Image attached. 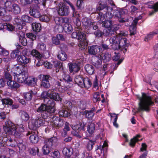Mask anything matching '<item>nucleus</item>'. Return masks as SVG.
Segmentation results:
<instances>
[{
  "instance_id": "1",
  "label": "nucleus",
  "mask_w": 158,
  "mask_h": 158,
  "mask_svg": "<svg viewBox=\"0 0 158 158\" xmlns=\"http://www.w3.org/2000/svg\"><path fill=\"white\" fill-rule=\"evenodd\" d=\"M110 43L112 49L114 50H120L125 53L127 52L128 43L127 39L121 38L120 36L115 35L110 38Z\"/></svg>"
},
{
  "instance_id": "2",
  "label": "nucleus",
  "mask_w": 158,
  "mask_h": 158,
  "mask_svg": "<svg viewBox=\"0 0 158 158\" xmlns=\"http://www.w3.org/2000/svg\"><path fill=\"white\" fill-rule=\"evenodd\" d=\"M46 104H42L37 109L38 112L41 113V116L44 118H47L50 116V114L55 111V102L52 100L48 101Z\"/></svg>"
},
{
  "instance_id": "3",
  "label": "nucleus",
  "mask_w": 158,
  "mask_h": 158,
  "mask_svg": "<svg viewBox=\"0 0 158 158\" xmlns=\"http://www.w3.org/2000/svg\"><path fill=\"white\" fill-rule=\"evenodd\" d=\"M139 101L136 112L142 111L148 112L150 110V106L154 105V102L152 101L151 97L144 93H143L142 97L139 98Z\"/></svg>"
},
{
  "instance_id": "4",
  "label": "nucleus",
  "mask_w": 158,
  "mask_h": 158,
  "mask_svg": "<svg viewBox=\"0 0 158 158\" xmlns=\"http://www.w3.org/2000/svg\"><path fill=\"white\" fill-rule=\"evenodd\" d=\"M6 125L8 134L13 135L16 137L23 136L25 131V127L23 124H21L16 128V126L13 123L10 121L8 120L6 122Z\"/></svg>"
},
{
  "instance_id": "5",
  "label": "nucleus",
  "mask_w": 158,
  "mask_h": 158,
  "mask_svg": "<svg viewBox=\"0 0 158 158\" xmlns=\"http://www.w3.org/2000/svg\"><path fill=\"white\" fill-rule=\"evenodd\" d=\"M114 15L118 18V21L119 23H123L126 26H128L130 25L131 22L129 21V17L126 18L124 17L125 15L128 16V13H127L123 10H115L113 13Z\"/></svg>"
},
{
  "instance_id": "6",
  "label": "nucleus",
  "mask_w": 158,
  "mask_h": 158,
  "mask_svg": "<svg viewBox=\"0 0 158 158\" xmlns=\"http://www.w3.org/2000/svg\"><path fill=\"white\" fill-rule=\"evenodd\" d=\"M74 81L81 88H89L91 85L90 80L88 78H83L80 75L77 76L75 78Z\"/></svg>"
},
{
  "instance_id": "7",
  "label": "nucleus",
  "mask_w": 158,
  "mask_h": 158,
  "mask_svg": "<svg viewBox=\"0 0 158 158\" xmlns=\"http://www.w3.org/2000/svg\"><path fill=\"white\" fill-rule=\"evenodd\" d=\"M45 119L41 116V117L32 120L31 123L29 125L30 127L33 130H35L37 127L43 126L44 124Z\"/></svg>"
},
{
  "instance_id": "8",
  "label": "nucleus",
  "mask_w": 158,
  "mask_h": 158,
  "mask_svg": "<svg viewBox=\"0 0 158 158\" xmlns=\"http://www.w3.org/2000/svg\"><path fill=\"white\" fill-rule=\"evenodd\" d=\"M111 5V7L107 6L106 0H100L97 5L96 10H103L105 9L106 10H117V8L114 3H112Z\"/></svg>"
},
{
  "instance_id": "9",
  "label": "nucleus",
  "mask_w": 158,
  "mask_h": 158,
  "mask_svg": "<svg viewBox=\"0 0 158 158\" xmlns=\"http://www.w3.org/2000/svg\"><path fill=\"white\" fill-rule=\"evenodd\" d=\"M40 84L42 87L45 88H48L51 86L50 81L52 79V77L48 75H41Z\"/></svg>"
},
{
  "instance_id": "10",
  "label": "nucleus",
  "mask_w": 158,
  "mask_h": 158,
  "mask_svg": "<svg viewBox=\"0 0 158 158\" xmlns=\"http://www.w3.org/2000/svg\"><path fill=\"white\" fill-rule=\"evenodd\" d=\"M78 32V35L77 39L79 42L78 44L79 47L81 49H85V47L87 45V43L86 40V35L85 34L80 30H79Z\"/></svg>"
},
{
  "instance_id": "11",
  "label": "nucleus",
  "mask_w": 158,
  "mask_h": 158,
  "mask_svg": "<svg viewBox=\"0 0 158 158\" xmlns=\"http://www.w3.org/2000/svg\"><path fill=\"white\" fill-rule=\"evenodd\" d=\"M83 25L89 29L91 27L94 30H96L98 28V27L96 23L94 22H92L90 19L85 17L82 20Z\"/></svg>"
},
{
  "instance_id": "12",
  "label": "nucleus",
  "mask_w": 158,
  "mask_h": 158,
  "mask_svg": "<svg viewBox=\"0 0 158 158\" xmlns=\"http://www.w3.org/2000/svg\"><path fill=\"white\" fill-rule=\"evenodd\" d=\"M69 6L71 8L72 10H75L73 5L70 1L65 0H64L63 2H60L58 10H69Z\"/></svg>"
},
{
  "instance_id": "13",
  "label": "nucleus",
  "mask_w": 158,
  "mask_h": 158,
  "mask_svg": "<svg viewBox=\"0 0 158 158\" xmlns=\"http://www.w3.org/2000/svg\"><path fill=\"white\" fill-rule=\"evenodd\" d=\"M54 20L56 24L59 25V27L62 29L63 27H62V24L64 23H69V18H63L60 17H56L54 19Z\"/></svg>"
},
{
  "instance_id": "14",
  "label": "nucleus",
  "mask_w": 158,
  "mask_h": 158,
  "mask_svg": "<svg viewBox=\"0 0 158 158\" xmlns=\"http://www.w3.org/2000/svg\"><path fill=\"white\" fill-rule=\"evenodd\" d=\"M36 132L38 133V131H28L26 134L27 136L30 135L29 139L31 142L34 143H37L39 140V137L37 135Z\"/></svg>"
},
{
  "instance_id": "15",
  "label": "nucleus",
  "mask_w": 158,
  "mask_h": 158,
  "mask_svg": "<svg viewBox=\"0 0 158 158\" xmlns=\"http://www.w3.org/2000/svg\"><path fill=\"white\" fill-rule=\"evenodd\" d=\"M53 120L54 126L56 128L61 127L65 123L63 119L60 118L59 117L56 116L53 117Z\"/></svg>"
},
{
  "instance_id": "16",
  "label": "nucleus",
  "mask_w": 158,
  "mask_h": 158,
  "mask_svg": "<svg viewBox=\"0 0 158 158\" xmlns=\"http://www.w3.org/2000/svg\"><path fill=\"white\" fill-rule=\"evenodd\" d=\"M99 47L97 45L89 46L88 47V52L91 55H96L100 52Z\"/></svg>"
},
{
  "instance_id": "17",
  "label": "nucleus",
  "mask_w": 158,
  "mask_h": 158,
  "mask_svg": "<svg viewBox=\"0 0 158 158\" xmlns=\"http://www.w3.org/2000/svg\"><path fill=\"white\" fill-rule=\"evenodd\" d=\"M15 79L19 83L26 82V80L28 78V76L19 73L14 75Z\"/></svg>"
},
{
  "instance_id": "18",
  "label": "nucleus",
  "mask_w": 158,
  "mask_h": 158,
  "mask_svg": "<svg viewBox=\"0 0 158 158\" xmlns=\"http://www.w3.org/2000/svg\"><path fill=\"white\" fill-rule=\"evenodd\" d=\"M57 141V138L56 137H52L46 139L44 141L45 145L51 148L53 145H56Z\"/></svg>"
},
{
  "instance_id": "19",
  "label": "nucleus",
  "mask_w": 158,
  "mask_h": 158,
  "mask_svg": "<svg viewBox=\"0 0 158 158\" xmlns=\"http://www.w3.org/2000/svg\"><path fill=\"white\" fill-rule=\"evenodd\" d=\"M50 94L49 99H51L53 101V100L57 101H61L62 100V99L60 98L59 94L54 91L53 89H50Z\"/></svg>"
},
{
  "instance_id": "20",
  "label": "nucleus",
  "mask_w": 158,
  "mask_h": 158,
  "mask_svg": "<svg viewBox=\"0 0 158 158\" xmlns=\"http://www.w3.org/2000/svg\"><path fill=\"white\" fill-rule=\"evenodd\" d=\"M100 24H102V27L106 28H114L115 25L114 22L111 20H105L103 21H102Z\"/></svg>"
},
{
  "instance_id": "21",
  "label": "nucleus",
  "mask_w": 158,
  "mask_h": 158,
  "mask_svg": "<svg viewBox=\"0 0 158 158\" xmlns=\"http://www.w3.org/2000/svg\"><path fill=\"white\" fill-rule=\"evenodd\" d=\"M17 60L19 63L24 64L25 65L30 62V60L26 56L23 55L19 56L18 58H17Z\"/></svg>"
},
{
  "instance_id": "22",
  "label": "nucleus",
  "mask_w": 158,
  "mask_h": 158,
  "mask_svg": "<svg viewBox=\"0 0 158 158\" xmlns=\"http://www.w3.org/2000/svg\"><path fill=\"white\" fill-rule=\"evenodd\" d=\"M72 81V79L69 76L67 75L63 79H60V81L61 82L60 86L63 87L66 86L67 85L68 82L71 81Z\"/></svg>"
},
{
  "instance_id": "23",
  "label": "nucleus",
  "mask_w": 158,
  "mask_h": 158,
  "mask_svg": "<svg viewBox=\"0 0 158 158\" xmlns=\"http://www.w3.org/2000/svg\"><path fill=\"white\" fill-rule=\"evenodd\" d=\"M7 84L9 88L11 89H17L19 87V85L15 81H12V80L7 81Z\"/></svg>"
},
{
  "instance_id": "24",
  "label": "nucleus",
  "mask_w": 158,
  "mask_h": 158,
  "mask_svg": "<svg viewBox=\"0 0 158 158\" xmlns=\"http://www.w3.org/2000/svg\"><path fill=\"white\" fill-rule=\"evenodd\" d=\"M85 126L84 123H80L79 124L74 126L72 125L71 127L74 130L78 131L79 132L81 130H85Z\"/></svg>"
},
{
  "instance_id": "25",
  "label": "nucleus",
  "mask_w": 158,
  "mask_h": 158,
  "mask_svg": "<svg viewBox=\"0 0 158 158\" xmlns=\"http://www.w3.org/2000/svg\"><path fill=\"white\" fill-rule=\"evenodd\" d=\"M69 71L71 73L74 72L77 73L78 71L80 68L78 65L76 63H71L69 65Z\"/></svg>"
},
{
  "instance_id": "26",
  "label": "nucleus",
  "mask_w": 158,
  "mask_h": 158,
  "mask_svg": "<svg viewBox=\"0 0 158 158\" xmlns=\"http://www.w3.org/2000/svg\"><path fill=\"white\" fill-rule=\"evenodd\" d=\"M25 84L29 86H34L36 84L37 79L35 77H30L27 79Z\"/></svg>"
},
{
  "instance_id": "27",
  "label": "nucleus",
  "mask_w": 158,
  "mask_h": 158,
  "mask_svg": "<svg viewBox=\"0 0 158 158\" xmlns=\"http://www.w3.org/2000/svg\"><path fill=\"white\" fill-rule=\"evenodd\" d=\"M50 92H51V91H50V89H49L48 91H44L42 93L41 97V98H44V102H47L48 101L51 100L48 98V97L49 98Z\"/></svg>"
},
{
  "instance_id": "28",
  "label": "nucleus",
  "mask_w": 158,
  "mask_h": 158,
  "mask_svg": "<svg viewBox=\"0 0 158 158\" xmlns=\"http://www.w3.org/2000/svg\"><path fill=\"white\" fill-rule=\"evenodd\" d=\"M85 68L86 72L90 75H92L94 73V68L92 65L87 64L85 66Z\"/></svg>"
},
{
  "instance_id": "29",
  "label": "nucleus",
  "mask_w": 158,
  "mask_h": 158,
  "mask_svg": "<svg viewBox=\"0 0 158 158\" xmlns=\"http://www.w3.org/2000/svg\"><path fill=\"white\" fill-rule=\"evenodd\" d=\"M36 93V92H34L32 90H31L29 92L24 93V97L26 100L30 101L32 99V94H35Z\"/></svg>"
},
{
  "instance_id": "30",
  "label": "nucleus",
  "mask_w": 158,
  "mask_h": 158,
  "mask_svg": "<svg viewBox=\"0 0 158 158\" xmlns=\"http://www.w3.org/2000/svg\"><path fill=\"white\" fill-rule=\"evenodd\" d=\"M100 57H102L104 62H107L109 61L111 59V56L110 53L108 52H106L103 54V55H102L101 56H100Z\"/></svg>"
},
{
  "instance_id": "31",
  "label": "nucleus",
  "mask_w": 158,
  "mask_h": 158,
  "mask_svg": "<svg viewBox=\"0 0 158 158\" xmlns=\"http://www.w3.org/2000/svg\"><path fill=\"white\" fill-rule=\"evenodd\" d=\"M62 152L64 155L68 157H70L73 153L72 148H63Z\"/></svg>"
},
{
  "instance_id": "32",
  "label": "nucleus",
  "mask_w": 158,
  "mask_h": 158,
  "mask_svg": "<svg viewBox=\"0 0 158 158\" xmlns=\"http://www.w3.org/2000/svg\"><path fill=\"white\" fill-rule=\"evenodd\" d=\"M64 26L63 27L64 31L68 34L71 33L73 30V28L70 24L68 23H65Z\"/></svg>"
},
{
  "instance_id": "33",
  "label": "nucleus",
  "mask_w": 158,
  "mask_h": 158,
  "mask_svg": "<svg viewBox=\"0 0 158 158\" xmlns=\"http://www.w3.org/2000/svg\"><path fill=\"white\" fill-rule=\"evenodd\" d=\"M95 129V124L93 123H89L87 127V131L90 134H92Z\"/></svg>"
},
{
  "instance_id": "34",
  "label": "nucleus",
  "mask_w": 158,
  "mask_h": 158,
  "mask_svg": "<svg viewBox=\"0 0 158 158\" xmlns=\"http://www.w3.org/2000/svg\"><path fill=\"white\" fill-rule=\"evenodd\" d=\"M15 23L18 26H19L18 28L19 30H21L23 28V27L22 25L23 24V22L22 19H20L18 17L15 18Z\"/></svg>"
},
{
  "instance_id": "35",
  "label": "nucleus",
  "mask_w": 158,
  "mask_h": 158,
  "mask_svg": "<svg viewBox=\"0 0 158 158\" xmlns=\"http://www.w3.org/2000/svg\"><path fill=\"white\" fill-rule=\"evenodd\" d=\"M32 27L33 30L36 32H39L41 29L40 24L39 23H33Z\"/></svg>"
},
{
  "instance_id": "36",
  "label": "nucleus",
  "mask_w": 158,
  "mask_h": 158,
  "mask_svg": "<svg viewBox=\"0 0 158 158\" xmlns=\"http://www.w3.org/2000/svg\"><path fill=\"white\" fill-rule=\"evenodd\" d=\"M1 101L2 104L4 105H9L11 106L12 105L13 102L12 100L9 98H5L1 99Z\"/></svg>"
},
{
  "instance_id": "37",
  "label": "nucleus",
  "mask_w": 158,
  "mask_h": 158,
  "mask_svg": "<svg viewBox=\"0 0 158 158\" xmlns=\"http://www.w3.org/2000/svg\"><path fill=\"white\" fill-rule=\"evenodd\" d=\"M85 139L89 140V141L88 142V144L87 146V148L89 151L93 149V145L95 144V141L92 140H89L86 137H85L83 138V139Z\"/></svg>"
},
{
  "instance_id": "38",
  "label": "nucleus",
  "mask_w": 158,
  "mask_h": 158,
  "mask_svg": "<svg viewBox=\"0 0 158 158\" xmlns=\"http://www.w3.org/2000/svg\"><path fill=\"white\" fill-rule=\"evenodd\" d=\"M58 58L62 61L66 60L67 56L65 52H61L57 55Z\"/></svg>"
},
{
  "instance_id": "39",
  "label": "nucleus",
  "mask_w": 158,
  "mask_h": 158,
  "mask_svg": "<svg viewBox=\"0 0 158 158\" xmlns=\"http://www.w3.org/2000/svg\"><path fill=\"white\" fill-rule=\"evenodd\" d=\"M21 19L23 22H26L30 23L32 22L33 19L32 18L30 17L28 15H23L21 17Z\"/></svg>"
},
{
  "instance_id": "40",
  "label": "nucleus",
  "mask_w": 158,
  "mask_h": 158,
  "mask_svg": "<svg viewBox=\"0 0 158 158\" xmlns=\"http://www.w3.org/2000/svg\"><path fill=\"white\" fill-rule=\"evenodd\" d=\"M29 152L33 156H35L36 154L39 155V150L38 148H30L29 149Z\"/></svg>"
},
{
  "instance_id": "41",
  "label": "nucleus",
  "mask_w": 158,
  "mask_h": 158,
  "mask_svg": "<svg viewBox=\"0 0 158 158\" xmlns=\"http://www.w3.org/2000/svg\"><path fill=\"white\" fill-rule=\"evenodd\" d=\"M140 137V135L138 134L136 136L134 137L133 139H131L129 143L130 146L132 147L135 146L136 143L138 141V139L137 138Z\"/></svg>"
},
{
  "instance_id": "42",
  "label": "nucleus",
  "mask_w": 158,
  "mask_h": 158,
  "mask_svg": "<svg viewBox=\"0 0 158 158\" xmlns=\"http://www.w3.org/2000/svg\"><path fill=\"white\" fill-rule=\"evenodd\" d=\"M93 64L97 67H99L102 64L101 59L97 57L92 61Z\"/></svg>"
},
{
  "instance_id": "43",
  "label": "nucleus",
  "mask_w": 158,
  "mask_h": 158,
  "mask_svg": "<svg viewBox=\"0 0 158 158\" xmlns=\"http://www.w3.org/2000/svg\"><path fill=\"white\" fill-rule=\"evenodd\" d=\"M20 114L22 119L24 121H27L29 119V115L26 112L24 111H21Z\"/></svg>"
},
{
  "instance_id": "44",
  "label": "nucleus",
  "mask_w": 158,
  "mask_h": 158,
  "mask_svg": "<svg viewBox=\"0 0 158 158\" xmlns=\"http://www.w3.org/2000/svg\"><path fill=\"white\" fill-rule=\"evenodd\" d=\"M129 21L131 23V21L129 20ZM129 26H130L129 28V30L130 32V35H134L136 33V26L133 25L132 24L131 25H129Z\"/></svg>"
},
{
  "instance_id": "45",
  "label": "nucleus",
  "mask_w": 158,
  "mask_h": 158,
  "mask_svg": "<svg viewBox=\"0 0 158 158\" xmlns=\"http://www.w3.org/2000/svg\"><path fill=\"white\" fill-rule=\"evenodd\" d=\"M158 33V31L156 30L155 32L152 31L150 32L145 38V41H146L149 40L151 39L153 36L157 34Z\"/></svg>"
},
{
  "instance_id": "46",
  "label": "nucleus",
  "mask_w": 158,
  "mask_h": 158,
  "mask_svg": "<svg viewBox=\"0 0 158 158\" xmlns=\"http://www.w3.org/2000/svg\"><path fill=\"white\" fill-rule=\"evenodd\" d=\"M31 54L32 56L38 58H41L42 55L38 51L35 49H33L31 52Z\"/></svg>"
},
{
  "instance_id": "47",
  "label": "nucleus",
  "mask_w": 158,
  "mask_h": 158,
  "mask_svg": "<svg viewBox=\"0 0 158 158\" xmlns=\"http://www.w3.org/2000/svg\"><path fill=\"white\" fill-rule=\"evenodd\" d=\"M38 49L41 52H44L46 49V45L43 43H40L38 44Z\"/></svg>"
},
{
  "instance_id": "48",
  "label": "nucleus",
  "mask_w": 158,
  "mask_h": 158,
  "mask_svg": "<svg viewBox=\"0 0 158 158\" xmlns=\"http://www.w3.org/2000/svg\"><path fill=\"white\" fill-rule=\"evenodd\" d=\"M11 6V2L8 1L7 0V2H6V4L4 5V6H0V10H2V9H4V10H5V9H7L8 10V9H10Z\"/></svg>"
},
{
  "instance_id": "49",
  "label": "nucleus",
  "mask_w": 158,
  "mask_h": 158,
  "mask_svg": "<svg viewBox=\"0 0 158 158\" xmlns=\"http://www.w3.org/2000/svg\"><path fill=\"white\" fill-rule=\"evenodd\" d=\"M30 14L36 18H39L40 15V12L39 10H30Z\"/></svg>"
},
{
  "instance_id": "50",
  "label": "nucleus",
  "mask_w": 158,
  "mask_h": 158,
  "mask_svg": "<svg viewBox=\"0 0 158 158\" xmlns=\"http://www.w3.org/2000/svg\"><path fill=\"white\" fill-rule=\"evenodd\" d=\"M20 52L18 50L13 51L11 53L10 56L12 58H15L16 57L18 58L21 55L19 54Z\"/></svg>"
},
{
  "instance_id": "51",
  "label": "nucleus",
  "mask_w": 158,
  "mask_h": 158,
  "mask_svg": "<svg viewBox=\"0 0 158 158\" xmlns=\"http://www.w3.org/2000/svg\"><path fill=\"white\" fill-rule=\"evenodd\" d=\"M85 117L90 119H92L94 114V113L93 112L92 110L85 111Z\"/></svg>"
},
{
  "instance_id": "52",
  "label": "nucleus",
  "mask_w": 158,
  "mask_h": 158,
  "mask_svg": "<svg viewBox=\"0 0 158 158\" xmlns=\"http://www.w3.org/2000/svg\"><path fill=\"white\" fill-rule=\"evenodd\" d=\"M110 28L106 30L105 32L104 33V35L106 36H110L114 33L113 28Z\"/></svg>"
},
{
  "instance_id": "53",
  "label": "nucleus",
  "mask_w": 158,
  "mask_h": 158,
  "mask_svg": "<svg viewBox=\"0 0 158 158\" xmlns=\"http://www.w3.org/2000/svg\"><path fill=\"white\" fill-rule=\"evenodd\" d=\"M51 154L53 158H59L60 156V153L57 149H55L54 151L52 152Z\"/></svg>"
},
{
  "instance_id": "54",
  "label": "nucleus",
  "mask_w": 158,
  "mask_h": 158,
  "mask_svg": "<svg viewBox=\"0 0 158 158\" xmlns=\"http://www.w3.org/2000/svg\"><path fill=\"white\" fill-rule=\"evenodd\" d=\"M54 66L56 68H59L60 70H62L63 68L61 62L56 61L53 62Z\"/></svg>"
},
{
  "instance_id": "55",
  "label": "nucleus",
  "mask_w": 158,
  "mask_h": 158,
  "mask_svg": "<svg viewBox=\"0 0 158 158\" xmlns=\"http://www.w3.org/2000/svg\"><path fill=\"white\" fill-rule=\"evenodd\" d=\"M59 114L62 117H67L69 115V113L68 111L64 110H62L59 112Z\"/></svg>"
},
{
  "instance_id": "56",
  "label": "nucleus",
  "mask_w": 158,
  "mask_h": 158,
  "mask_svg": "<svg viewBox=\"0 0 158 158\" xmlns=\"http://www.w3.org/2000/svg\"><path fill=\"white\" fill-rule=\"evenodd\" d=\"M73 22L77 26V28L78 29H80V27L81 24V23L80 19L79 18H74L73 19Z\"/></svg>"
},
{
  "instance_id": "57",
  "label": "nucleus",
  "mask_w": 158,
  "mask_h": 158,
  "mask_svg": "<svg viewBox=\"0 0 158 158\" xmlns=\"http://www.w3.org/2000/svg\"><path fill=\"white\" fill-rule=\"evenodd\" d=\"M50 147L44 145L43 147V154L44 155H47L50 152Z\"/></svg>"
},
{
  "instance_id": "58",
  "label": "nucleus",
  "mask_w": 158,
  "mask_h": 158,
  "mask_svg": "<svg viewBox=\"0 0 158 158\" xmlns=\"http://www.w3.org/2000/svg\"><path fill=\"white\" fill-rule=\"evenodd\" d=\"M5 28H6L9 31H13L14 30L15 28L12 25L5 23L4 24Z\"/></svg>"
},
{
  "instance_id": "59",
  "label": "nucleus",
  "mask_w": 158,
  "mask_h": 158,
  "mask_svg": "<svg viewBox=\"0 0 158 158\" xmlns=\"http://www.w3.org/2000/svg\"><path fill=\"white\" fill-rule=\"evenodd\" d=\"M57 12L60 16L67 15L69 13V10H57Z\"/></svg>"
},
{
  "instance_id": "60",
  "label": "nucleus",
  "mask_w": 158,
  "mask_h": 158,
  "mask_svg": "<svg viewBox=\"0 0 158 158\" xmlns=\"http://www.w3.org/2000/svg\"><path fill=\"white\" fill-rule=\"evenodd\" d=\"M4 76L5 78L8 80V81L12 80V76L10 74V72H4Z\"/></svg>"
},
{
  "instance_id": "61",
  "label": "nucleus",
  "mask_w": 158,
  "mask_h": 158,
  "mask_svg": "<svg viewBox=\"0 0 158 158\" xmlns=\"http://www.w3.org/2000/svg\"><path fill=\"white\" fill-rule=\"evenodd\" d=\"M35 63L36 66L39 67L43 65V62L41 58H38L35 60Z\"/></svg>"
},
{
  "instance_id": "62",
  "label": "nucleus",
  "mask_w": 158,
  "mask_h": 158,
  "mask_svg": "<svg viewBox=\"0 0 158 158\" xmlns=\"http://www.w3.org/2000/svg\"><path fill=\"white\" fill-rule=\"evenodd\" d=\"M0 54L6 56L9 54V52L7 51L1 47H0Z\"/></svg>"
},
{
  "instance_id": "63",
  "label": "nucleus",
  "mask_w": 158,
  "mask_h": 158,
  "mask_svg": "<svg viewBox=\"0 0 158 158\" xmlns=\"http://www.w3.org/2000/svg\"><path fill=\"white\" fill-rule=\"evenodd\" d=\"M60 48L61 50V52H65L68 50L67 45L64 44H61L60 45Z\"/></svg>"
},
{
  "instance_id": "64",
  "label": "nucleus",
  "mask_w": 158,
  "mask_h": 158,
  "mask_svg": "<svg viewBox=\"0 0 158 158\" xmlns=\"http://www.w3.org/2000/svg\"><path fill=\"white\" fill-rule=\"evenodd\" d=\"M94 34L97 37H99L104 35V33L98 30L95 31Z\"/></svg>"
}]
</instances>
